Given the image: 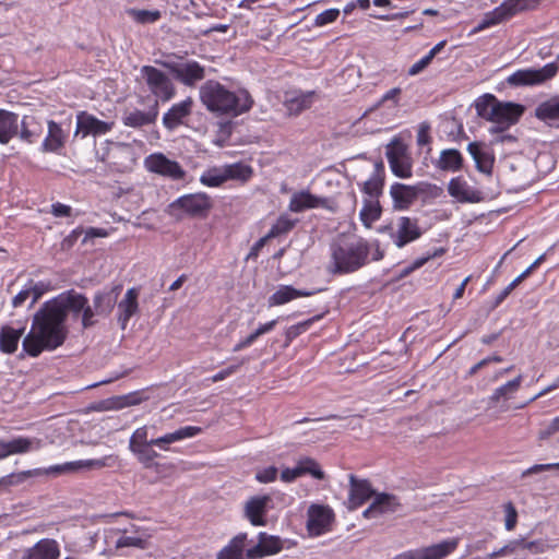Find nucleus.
<instances>
[{"instance_id": "obj_1", "label": "nucleus", "mask_w": 559, "mask_h": 559, "mask_svg": "<svg viewBox=\"0 0 559 559\" xmlns=\"http://www.w3.org/2000/svg\"><path fill=\"white\" fill-rule=\"evenodd\" d=\"M66 314L48 300L34 314L32 328L23 338V349L31 357L39 356L44 350L60 347L67 336Z\"/></svg>"}, {"instance_id": "obj_36", "label": "nucleus", "mask_w": 559, "mask_h": 559, "mask_svg": "<svg viewBox=\"0 0 559 559\" xmlns=\"http://www.w3.org/2000/svg\"><path fill=\"white\" fill-rule=\"evenodd\" d=\"M467 151L475 162L476 169L483 174L490 175L495 157L486 150L480 142H471L467 145Z\"/></svg>"}, {"instance_id": "obj_47", "label": "nucleus", "mask_w": 559, "mask_h": 559, "mask_svg": "<svg viewBox=\"0 0 559 559\" xmlns=\"http://www.w3.org/2000/svg\"><path fill=\"white\" fill-rule=\"evenodd\" d=\"M384 179L380 178L379 175H371L361 186L364 194L368 195V200H379V197L383 192Z\"/></svg>"}, {"instance_id": "obj_39", "label": "nucleus", "mask_w": 559, "mask_h": 559, "mask_svg": "<svg viewBox=\"0 0 559 559\" xmlns=\"http://www.w3.org/2000/svg\"><path fill=\"white\" fill-rule=\"evenodd\" d=\"M319 292H322V289L305 290L296 289L289 285H283L280 286V288L270 297L269 301L272 306H280L289 302L295 298L312 296Z\"/></svg>"}, {"instance_id": "obj_59", "label": "nucleus", "mask_w": 559, "mask_h": 559, "mask_svg": "<svg viewBox=\"0 0 559 559\" xmlns=\"http://www.w3.org/2000/svg\"><path fill=\"white\" fill-rule=\"evenodd\" d=\"M27 288L32 297L31 306L35 305L46 292V285L41 282L34 284L29 281Z\"/></svg>"}, {"instance_id": "obj_48", "label": "nucleus", "mask_w": 559, "mask_h": 559, "mask_svg": "<svg viewBox=\"0 0 559 559\" xmlns=\"http://www.w3.org/2000/svg\"><path fill=\"white\" fill-rule=\"evenodd\" d=\"M498 99L492 94H484L475 100V109L477 115L486 120L491 118V108L498 104Z\"/></svg>"}, {"instance_id": "obj_50", "label": "nucleus", "mask_w": 559, "mask_h": 559, "mask_svg": "<svg viewBox=\"0 0 559 559\" xmlns=\"http://www.w3.org/2000/svg\"><path fill=\"white\" fill-rule=\"evenodd\" d=\"M445 252L443 248L435 249L432 252H428L427 255L416 259L409 266L403 269L400 274V278L408 276L415 270L421 267L429 260L440 257Z\"/></svg>"}, {"instance_id": "obj_57", "label": "nucleus", "mask_w": 559, "mask_h": 559, "mask_svg": "<svg viewBox=\"0 0 559 559\" xmlns=\"http://www.w3.org/2000/svg\"><path fill=\"white\" fill-rule=\"evenodd\" d=\"M338 15H340V11L337 9L325 10L317 15L314 24L317 26L326 25L329 23L334 22L338 17Z\"/></svg>"}, {"instance_id": "obj_16", "label": "nucleus", "mask_w": 559, "mask_h": 559, "mask_svg": "<svg viewBox=\"0 0 559 559\" xmlns=\"http://www.w3.org/2000/svg\"><path fill=\"white\" fill-rule=\"evenodd\" d=\"M526 0H506L499 7H497L492 12L486 14V17L479 24L478 28L483 29L485 27L499 24L518 12L525 9Z\"/></svg>"}, {"instance_id": "obj_21", "label": "nucleus", "mask_w": 559, "mask_h": 559, "mask_svg": "<svg viewBox=\"0 0 559 559\" xmlns=\"http://www.w3.org/2000/svg\"><path fill=\"white\" fill-rule=\"evenodd\" d=\"M41 445V440L37 438L16 437L9 441L0 440V460L9 455L39 450Z\"/></svg>"}, {"instance_id": "obj_42", "label": "nucleus", "mask_w": 559, "mask_h": 559, "mask_svg": "<svg viewBox=\"0 0 559 559\" xmlns=\"http://www.w3.org/2000/svg\"><path fill=\"white\" fill-rule=\"evenodd\" d=\"M381 212L382 210L379 200L365 199L359 217L366 227H370L373 222L380 218Z\"/></svg>"}, {"instance_id": "obj_34", "label": "nucleus", "mask_w": 559, "mask_h": 559, "mask_svg": "<svg viewBox=\"0 0 559 559\" xmlns=\"http://www.w3.org/2000/svg\"><path fill=\"white\" fill-rule=\"evenodd\" d=\"M19 133V115L0 108V144L7 145Z\"/></svg>"}, {"instance_id": "obj_60", "label": "nucleus", "mask_w": 559, "mask_h": 559, "mask_svg": "<svg viewBox=\"0 0 559 559\" xmlns=\"http://www.w3.org/2000/svg\"><path fill=\"white\" fill-rule=\"evenodd\" d=\"M402 94V90L400 87H393L389 90L383 96L380 98L376 107L386 103L392 102L394 107H397L400 104V96Z\"/></svg>"}, {"instance_id": "obj_4", "label": "nucleus", "mask_w": 559, "mask_h": 559, "mask_svg": "<svg viewBox=\"0 0 559 559\" xmlns=\"http://www.w3.org/2000/svg\"><path fill=\"white\" fill-rule=\"evenodd\" d=\"M202 432V428L199 426H185L175 430L174 432L166 433L162 437L147 440V428L146 426L140 427L134 430L129 440V450L139 449L144 445H155L164 451L169 450V444L178 442L185 439H190L199 436Z\"/></svg>"}, {"instance_id": "obj_61", "label": "nucleus", "mask_w": 559, "mask_h": 559, "mask_svg": "<svg viewBox=\"0 0 559 559\" xmlns=\"http://www.w3.org/2000/svg\"><path fill=\"white\" fill-rule=\"evenodd\" d=\"M277 476V468L274 466H269L264 469L257 472L255 478L258 481L262 484H267L273 481Z\"/></svg>"}, {"instance_id": "obj_28", "label": "nucleus", "mask_w": 559, "mask_h": 559, "mask_svg": "<svg viewBox=\"0 0 559 559\" xmlns=\"http://www.w3.org/2000/svg\"><path fill=\"white\" fill-rule=\"evenodd\" d=\"M534 116L550 128H559V94L540 102L534 110Z\"/></svg>"}, {"instance_id": "obj_31", "label": "nucleus", "mask_w": 559, "mask_h": 559, "mask_svg": "<svg viewBox=\"0 0 559 559\" xmlns=\"http://www.w3.org/2000/svg\"><path fill=\"white\" fill-rule=\"evenodd\" d=\"M67 142V134L61 126L53 120L48 121V133L41 143V151L59 154Z\"/></svg>"}, {"instance_id": "obj_41", "label": "nucleus", "mask_w": 559, "mask_h": 559, "mask_svg": "<svg viewBox=\"0 0 559 559\" xmlns=\"http://www.w3.org/2000/svg\"><path fill=\"white\" fill-rule=\"evenodd\" d=\"M245 534L235 536L218 554L217 559H243Z\"/></svg>"}, {"instance_id": "obj_8", "label": "nucleus", "mask_w": 559, "mask_h": 559, "mask_svg": "<svg viewBox=\"0 0 559 559\" xmlns=\"http://www.w3.org/2000/svg\"><path fill=\"white\" fill-rule=\"evenodd\" d=\"M141 74L146 82V85L151 93L155 96V100L159 105V102L167 103L176 94V88L171 80L166 73L153 66H143L141 68Z\"/></svg>"}, {"instance_id": "obj_26", "label": "nucleus", "mask_w": 559, "mask_h": 559, "mask_svg": "<svg viewBox=\"0 0 559 559\" xmlns=\"http://www.w3.org/2000/svg\"><path fill=\"white\" fill-rule=\"evenodd\" d=\"M60 547L57 540L43 538L34 546L24 549L22 559H58Z\"/></svg>"}, {"instance_id": "obj_15", "label": "nucleus", "mask_w": 559, "mask_h": 559, "mask_svg": "<svg viewBox=\"0 0 559 559\" xmlns=\"http://www.w3.org/2000/svg\"><path fill=\"white\" fill-rule=\"evenodd\" d=\"M114 124V122L99 120L86 111H80L76 115L75 135L80 134L82 138H86L88 135H103L111 131Z\"/></svg>"}, {"instance_id": "obj_54", "label": "nucleus", "mask_w": 559, "mask_h": 559, "mask_svg": "<svg viewBox=\"0 0 559 559\" xmlns=\"http://www.w3.org/2000/svg\"><path fill=\"white\" fill-rule=\"evenodd\" d=\"M374 491H350L348 497V509L355 510L362 506L366 501L371 498V493Z\"/></svg>"}, {"instance_id": "obj_62", "label": "nucleus", "mask_w": 559, "mask_h": 559, "mask_svg": "<svg viewBox=\"0 0 559 559\" xmlns=\"http://www.w3.org/2000/svg\"><path fill=\"white\" fill-rule=\"evenodd\" d=\"M83 234L82 227L74 228L67 237L61 241L62 250H70L78 241L79 237Z\"/></svg>"}, {"instance_id": "obj_37", "label": "nucleus", "mask_w": 559, "mask_h": 559, "mask_svg": "<svg viewBox=\"0 0 559 559\" xmlns=\"http://www.w3.org/2000/svg\"><path fill=\"white\" fill-rule=\"evenodd\" d=\"M313 96L314 92H289L285 95L284 106L289 115H299L312 105Z\"/></svg>"}, {"instance_id": "obj_58", "label": "nucleus", "mask_w": 559, "mask_h": 559, "mask_svg": "<svg viewBox=\"0 0 559 559\" xmlns=\"http://www.w3.org/2000/svg\"><path fill=\"white\" fill-rule=\"evenodd\" d=\"M416 142L418 146H425L431 143L430 124L428 122L424 121L419 124Z\"/></svg>"}, {"instance_id": "obj_38", "label": "nucleus", "mask_w": 559, "mask_h": 559, "mask_svg": "<svg viewBox=\"0 0 559 559\" xmlns=\"http://www.w3.org/2000/svg\"><path fill=\"white\" fill-rule=\"evenodd\" d=\"M435 166L442 171L456 173L463 169L464 158L456 148H447L441 151Z\"/></svg>"}, {"instance_id": "obj_53", "label": "nucleus", "mask_w": 559, "mask_h": 559, "mask_svg": "<svg viewBox=\"0 0 559 559\" xmlns=\"http://www.w3.org/2000/svg\"><path fill=\"white\" fill-rule=\"evenodd\" d=\"M522 543H523V539L511 540L510 543H508L503 547H501V548L490 552L488 555V559H496V558H499V557H504V556H508V555H512V554H514L520 548Z\"/></svg>"}, {"instance_id": "obj_6", "label": "nucleus", "mask_w": 559, "mask_h": 559, "mask_svg": "<svg viewBox=\"0 0 559 559\" xmlns=\"http://www.w3.org/2000/svg\"><path fill=\"white\" fill-rule=\"evenodd\" d=\"M103 466L104 463L100 461H78V462H68L61 465H55L49 467L48 469L43 468H34L29 471H23L19 473H12L9 474L0 479V486L1 487H10V486H17L23 484L26 479L35 476H40L44 474H61L67 472H73L78 471L79 468L85 467V466Z\"/></svg>"}, {"instance_id": "obj_30", "label": "nucleus", "mask_w": 559, "mask_h": 559, "mask_svg": "<svg viewBox=\"0 0 559 559\" xmlns=\"http://www.w3.org/2000/svg\"><path fill=\"white\" fill-rule=\"evenodd\" d=\"M157 117L158 104L157 102H154V104L150 107L147 111L134 109L132 111L126 112L122 117V122L126 127L142 128L144 126L155 123Z\"/></svg>"}, {"instance_id": "obj_56", "label": "nucleus", "mask_w": 559, "mask_h": 559, "mask_svg": "<svg viewBox=\"0 0 559 559\" xmlns=\"http://www.w3.org/2000/svg\"><path fill=\"white\" fill-rule=\"evenodd\" d=\"M522 539L523 543L521 544L520 548L527 549L533 554H543L550 548V545L546 540L525 542L524 538Z\"/></svg>"}, {"instance_id": "obj_22", "label": "nucleus", "mask_w": 559, "mask_h": 559, "mask_svg": "<svg viewBox=\"0 0 559 559\" xmlns=\"http://www.w3.org/2000/svg\"><path fill=\"white\" fill-rule=\"evenodd\" d=\"M306 474H310L317 479L324 478V473L319 463L311 457H302L293 468H285L282 471L281 478L283 481L288 483Z\"/></svg>"}, {"instance_id": "obj_29", "label": "nucleus", "mask_w": 559, "mask_h": 559, "mask_svg": "<svg viewBox=\"0 0 559 559\" xmlns=\"http://www.w3.org/2000/svg\"><path fill=\"white\" fill-rule=\"evenodd\" d=\"M269 497L253 498L247 502V520L254 526H265L269 524Z\"/></svg>"}, {"instance_id": "obj_10", "label": "nucleus", "mask_w": 559, "mask_h": 559, "mask_svg": "<svg viewBox=\"0 0 559 559\" xmlns=\"http://www.w3.org/2000/svg\"><path fill=\"white\" fill-rule=\"evenodd\" d=\"M441 189L429 182H419L415 186H407L404 183L395 182L390 188V195L393 200V206L397 210H407L421 193H427L431 190Z\"/></svg>"}, {"instance_id": "obj_12", "label": "nucleus", "mask_w": 559, "mask_h": 559, "mask_svg": "<svg viewBox=\"0 0 559 559\" xmlns=\"http://www.w3.org/2000/svg\"><path fill=\"white\" fill-rule=\"evenodd\" d=\"M236 178H245V166L241 163L211 167L202 173L200 182L205 187L218 188L226 181Z\"/></svg>"}, {"instance_id": "obj_7", "label": "nucleus", "mask_w": 559, "mask_h": 559, "mask_svg": "<svg viewBox=\"0 0 559 559\" xmlns=\"http://www.w3.org/2000/svg\"><path fill=\"white\" fill-rule=\"evenodd\" d=\"M559 71L556 62L545 64L539 69L526 68L520 69L506 79V83L511 87H526L542 85L554 79Z\"/></svg>"}, {"instance_id": "obj_32", "label": "nucleus", "mask_w": 559, "mask_h": 559, "mask_svg": "<svg viewBox=\"0 0 559 559\" xmlns=\"http://www.w3.org/2000/svg\"><path fill=\"white\" fill-rule=\"evenodd\" d=\"M396 506V498L383 491L374 497L371 504L362 512V515L366 519H374L381 514L393 512Z\"/></svg>"}, {"instance_id": "obj_27", "label": "nucleus", "mask_w": 559, "mask_h": 559, "mask_svg": "<svg viewBox=\"0 0 559 559\" xmlns=\"http://www.w3.org/2000/svg\"><path fill=\"white\" fill-rule=\"evenodd\" d=\"M139 290L129 288L124 297L118 302L117 320L121 330H126L130 319L139 311Z\"/></svg>"}, {"instance_id": "obj_3", "label": "nucleus", "mask_w": 559, "mask_h": 559, "mask_svg": "<svg viewBox=\"0 0 559 559\" xmlns=\"http://www.w3.org/2000/svg\"><path fill=\"white\" fill-rule=\"evenodd\" d=\"M200 99L216 116L236 117L242 111L236 93L214 80H209L201 86Z\"/></svg>"}, {"instance_id": "obj_5", "label": "nucleus", "mask_w": 559, "mask_h": 559, "mask_svg": "<svg viewBox=\"0 0 559 559\" xmlns=\"http://www.w3.org/2000/svg\"><path fill=\"white\" fill-rule=\"evenodd\" d=\"M170 213L191 218H206L213 209V200L205 192L188 193L169 204Z\"/></svg>"}, {"instance_id": "obj_23", "label": "nucleus", "mask_w": 559, "mask_h": 559, "mask_svg": "<svg viewBox=\"0 0 559 559\" xmlns=\"http://www.w3.org/2000/svg\"><path fill=\"white\" fill-rule=\"evenodd\" d=\"M49 301L52 304L55 308L61 310V312L66 314V319L68 318L69 311L80 313L83 311V309L88 302L87 298L84 295L79 294L73 289L60 294L58 297H55Z\"/></svg>"}, {"instance_id": "obj_52", "label": "nucleus", "mask_w": 559, "mask_h": 559, "mask_svg": "<svg viewBox=\"0 0 559 559\" xmlns=\"http://www.w3.org/2000/svg\"><path fill=\"white\" fill-rule=\"evenodd\" d=\"M504 512V527L507 531H513L518 523V512L512 502H506L502 506Z\"/></svg>"}, {"instance_id": "obj_44", "label": "nucleus", "mask_w": 559, "mask_h": 559, "mask_svg": "<svg viewBox=\"0 0 559 559\" xmlns=\"http://www.w3.org/2000/svg\"><path fill=\"white\" fill-rule=\"evenodd\" d=\"M523 376L519 374L513 380L508 381L501 386L497 388L493 393L489 396V402L492 404L498 403L501 399H507L514 394L521 386Z\"/></svg>"}, {"instance_id": "obj_17", "label": "nucleus", "mask_w": 559, "mask_h": 559, "mask_svg": "<svg viewBox=\"0 0 559 559\" xmlns=\"http://www.w3.org/2000/svg\"><path fill=\"white\" fill-rule=\"evenodd\" d=\"M448 192L461 203H478L485 199L483 192L471 187L462 176L449 181Z\"/></svg>"}, {"instance_id": "obj_9", "label": "nucleus", "mask_w": 559, "mask_h": 559, "mask_svg": "<svg viewBox=\"0 0 559 559\" xmlns=\"http://www.w3.org/2000/svg\"><path fill=\"white\" fill-rule=\"evenodd\" d=\"M525 107L521 104L512 102H498L491 108V118L489 121L493 122L489 129L490 133H503L511 126L515 124L523 116Z\"/></svg>"}, {"instance_id": "obj_2", "label": "nucleus", "mask_w": 559, "mask_h": 559, "mask_svg": "<svg viewBox=\"0 0 559 559\" xmlns=\"http://www.w3.org/2000/svg\"><path fill=\"white\" fill-rule=\"evenodd\" d=\"M369 252V243L362 238L333 243L330 271L333 274L356 272L367 263Z\"/></svg>"}, {"instance_id": "obj_64", "label": "nucleus", "mask_w": 559, "mask_h": 559, "mask_svg": "<svg viewBox=\"0 0 559 559\" xmlns=\"http://www.w3.org/2000/svg\"><path fill=\"white\" fill-rule=\"evenodd\" d=\"M95 309H93L88 304L85 306V308L82 311V325L84 329H88L96 324L95 320Z\"/></svg>"}, {"instance_id": "obj_40", "label": "nucleus", "mask_w": 559, "mask_h": 559, "mask_svg": "<svg viewBox=\"0 0 559 559\" xmlns=\"http://www.w3.org/2000/svg\"><path fill=\"white\" fill-rule=\"evenodd\" d=\"M23 334L24 328L14 329L3 325L0 330V352L9 355L15 353Z\"/></svg>"}, {"instance_id": "obj_51", "label": "nucleus", "mask_w": 559, "mask_h": 559, "mask_svg": "<svg viewBox=\"0 0 559 559\" xmlns=\"http://www.w3.org/2000/svg\"><path fill=\"white\" fill-rule=\"evenodd\" d=\"M321 318V316H314L312 317L311 319H308L304 322H299L295 325H292L289 326L286 332H285V336H286V342L287 343H290L294 338H296L297 336H299L301 333L306 332L309 326L316 321V320H319Z\"/></svg>"}, {"instance_id": "obj_46", "label": "nucleus", "mask_w": 559, "mask_h": 559, "mask_svg": "<svg viewBox=\"0 0 559 559\" xmlns=\"http://www.w3.org/2000/svg\"><path fill=\"white\" fill-rule=\"evenodd\" d=\"M126 13L139 24H151L162 17L159 10H141L135 8L127 9Z\"/></svg>"}, {"instance_id": "obj_18", "label": "nucleus", "mask_w": 559, "mask_h": 559, "mask_svg": "<svg viewBox=\"0 0 559 559\" xmlns=\"http://www.w3.org/2000/svg\"><path fill=\"white\" fill-rule=\"evenodd\" d=\"M421 235L423 231L417 219L402 216L397 221L395 234H392V240L397 248H403L418 239Z\"/></svg>"}, {"instance_id": "obj_14", "label": "nucleus", "mask_w": 559, "mask_h": 559, "mask_svg": "<svg viewBox=\"0 0 559 559\" xmlns=\"http://www.w3.org/2000/svg\"><path fill=\"white\" fill-rule=\"evenodd\" d=\"M145 167L148 171L155 173L175 180H180L186 173L176 160L167 158L162 153L151 154L145 158Z\"/></svg>"}, {"instance_id": "obj_43", "label": "nucleus", "mask_w": 559, "mask_h": 559, "mask_svg": "<svg viewBox=\"0 0 559 559\" xmlns=\"http://www.w3.org/2000/svg\"><path fill=\"white\" fill-rule=\"evenodd\" d=\"M296 222V219H292L286 215L280 216L269 233L259 240V245H264L271 238L287 234L294 228Z\"/></svg>"}, {"instance_id": "obj_19", "label": "nucleus", "mask_w": 559, "mask_h": 559, "mask_svg": "<svg viewBox=\"0 0 559 559\" xmlns=\"http://www.w3.org/2000/svg\"><path fill=\"white\" fill-rule=\"evenodd\" d=\"M170 70L174 76L187 86H193L205 76L204 67L194 60L174 64Z\"/></svg>"}, {"instance_id": "obj_25", "label": "nucleus", "mask_w": 559, "mask_h": 559, "mask_svg": "<svg viewBox=\"0 0 559 559\" xmlns=\"http://www.w3.org/2000/svg\"><path fill=\"white\" fill-rule=\"evenodd\" d=\"M329 203L330 200L328 198H320L314 194H311L307 190H302L292 195L289 202V210L295 213H300L308 209H331Z\"/></svg>"}, {"instance_id": "obj_24", "label": "nucleus", "mask_w": 559, "mask_h": 559, "mask_svg": "<svg viewBox=\"0 0 559 559\" xmlns=\"http://www.w3.org/2000/svg\"><path fill=\"white\" fill-rule=\"evenodd\" d=\"M193 102L190 97L174 104L163 116V126L167 130H175L192 112Z\"/></svg>"}, {"instance_id": "obj_20", "label": "nucleus", "mask_w": 559, "mask_h": 559, "mask_svg": "<svg viewBox=\"0 0 559 559\" xmlns=\"http://www.w3.org/2000/svg\"><path fill=\"white\" fill-rule=\"evenodd\" d=\"M283 548L280 537L264 532L259 534L258 543L247 548V559H258L278 554Z\"/></svg>"}, {"instance_id": "obj_35", "label": "nucleus", "mask_w": 559, "mask_h": 559, "mask_svg": "<svg viewBox=\"0 0 559 559\" xmlns=\"http://www.w3.org/2000/svg\"><path fill=\"white\" fill-rule=\"evenodd\" d=\"M44 132L43 124L34 116H24L19 123V133L21 141L27 144L36 143Z\"/></svg>"}, {"instance_id": "obj_49", "label": "nucleus", "mask_w": 559, "mask_h": 559, "mask_svg": "<svg viewBox=\"0 0 559 559\" xmlns=\"http://www.w3.org/2000/svg\"><path fill=\"white\" fill-rule=\"evenodd\" d=\"M152 447L153 445H144L131 451L139 463H141L145 468H152L155 465V460L159 456Z\"/></svg>"}, {"instance_id": "obj_11", "label": "nucleus", "mask_w": 559, "mask_h": 559, "mask_svg": "<svg viewBox=\"0 0 559 559\" xmlns=\"http://www.w3.org/2000/svg\"><path fill=\"white\" fill-rule=\"evenodd\" d=\"M392 173L399 178L412 177V160L407 154V147L400 138H394L385 152Z\"/></svg>"}, {"instance_id": "obj_55", "label": "nucleus", "mask_w": 559, "mask_h": 559, "mask_svg": "<svg viewBox=\"0 0 559 559\" xmlns=\"http://www.w3.org/2000/svg\"><path fill=\"white\" fill-rule=\"evenodd\" d=\"M146 545V542L140 537L136 536H121L116 542V548H123V547H136L144 549Z\"/></svg>"}, {"instance_id": "obj_33", "label": "nucleus", "mask_w": 559, "mask_h": 559, "mask_svg": "<svg viewBox=\"0 0 559 559\" xmlns=\"http://www.w3.org/2000/svg\"><path fill=\"white\" fill-rule=\"evenodd\" d=\"M459 545L457 538H450L427 547L417 548L419 559H443L452 554Z\"/></svg>"}, {"instance_id": "obj_63", "label": "nucleus", "mask_w": 559, "mask_h": 559, "mask_svg": "<svg viewBox=\"0 0 559 559\" xmlns=\"http://www.w3.org/2000/svg\"><path fill=\"white\" fill-rule=\"evenodd\" d=\"M276 320H272L265 324L260 325L253 333L247 336V346L253 343L260 335L270 332L276 325Z\"/></svg>"}, {"instance_id": "obj_45", "label": "nucleus", "mask_w": 559, "mask_h": 559, "mask_svg": "<svg viewBox=\"0 0 559 559\" xmlns=\"http://www.w3.org/2000/svg\"><path fill=\"white\" fill-rule=\"evenodd\" d=\"M116 304V298L111 293L99 292L95 294L93 299V305L95 312L99 316H108L114 309Z\"/></svg>"}, {"instance_id": "obj_13", "label": "nucleus", "mask_w": 559, "mask_h": 559, "mask_svg": "<svg viewBox=\"0 0 559 559\" xmlns=\"http://www.w3.org/2000/svg\"><path fill=\"white\" fill-rule=\"evenodd\" d=\"M307 515V530L310 536H321L332 530L334 513L330 507L311 504Z\"/></svg>"}]
</instances>
